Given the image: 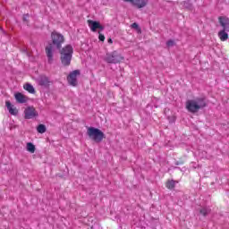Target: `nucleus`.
<instances>
[{"label":"nucleus","mask_w":229,"mask_h":229,"mask_svg":"<svg viewBox=\"0 0 229 229\" xmlns=\"http://www.w3.org/2000/svg\"><path fill=\"white\" fill-rule=\"evenodd\" d=\"M183 6H184V8H186V10L192 11L193 7H192V2H191V0L183 2Z\"/></svg>","instance_id":"a211bd4d"},{"label":"nucleus","mask_w":229,"mask_h":229,"mask_svg":"<svg viewBox=\"0 0 229 229\" xmlns=\"http://www.w3.org/2000/svg\"><path fill=\"white\" fill-rule=\"evenodd\" d=\"M131 28H132L133 30H139V24H137L136 22H134V23L131 24Z\"/></svg>","instance_id":"5701e85b"},{"label":"nucleus","mask_w":229,"mask_h":229,"mask_svg":"<svg viewBox=\"0 0 229 229\" xmlns=\"http://www.w3.org/2000/svg\"><path fill=\"white\" fill-rule=\"evenodd\" d=\"M98 38H99L100 42H105V35L99 34Z\"/></svg>","instance_id":"4be33fe9"},{"label":"nucleus","mask_w":229,"mask_h":229,"mask_svg":"<svg viewBox=\"0 0 229 229\" xmlns=\"http://www.w3.org/2000/svg\"><path fill=\"white\" fill-rule=\"evenodd\" d=\"M38 84L41 87H49V78L46 76H41L38 80Z\"/></svg>","instance_id":"f8f14e48"},{"label":"nucleus","mask_w":229,"mask_h":229,"mask_svg":"<svg viewBox=\"0 0 229 229\" xmlns=\"http://www.w3.org/2000/svg\"><path fill=\"white\" fill-rule=\"evenodd\" d=\"M87 134L89 139H92V140L98 143L102 142V140L105 139V133L101 131V130L95 127L88 128Z\"/></svg>","instance_id":"20e7f679"},{"label":"nucleus","mask_w":229,"mask_h":229,"mask_svg":"<svg viewBox=\"0 0 229 229\" xmlns=\"http://www.w3.org/2000/svg\"><path fill=\"white\" fill-rule=\"evenodd\" d=\"M122 60H124V57L121 56L117 52L107 54L106 56V62H107V64H119Z\"/></svg>","instance_id":"39448f33"},{"label":"nucleus","mask_w":229,"mask_h":229,"mask_svg":"<svg viewBox=\"0 0 229 229\" xmlns=\"http://www.w3.org/2000/svg\"><path fill=\"white\" fill-rule=\"evenodd\" d=\"M107 42L108 44H114V41L112 40V38L107 39Z\"/></svg>","instance_id":"a878e982"},{"label":"nucleus","mask_w":229,"mask_h":229,"mask_svg":"<svg viewBox=\"0 0 229 229\" xmlns=\"http://www.w3.org/2000/svg\"><path fill=\"white\" fill-rule=\"evenodd\" d=\"M210 212H211V209L208 207H204V208H200V210H199V213L202 216H204V217H206V216H208V214H210Z\"/></svg>","instance_id":"f3484780"},{"label":"nucleus","mask_w":229,"mask_h":229,"mask_svg":"<svg viewBox=\"0 0 229 229\" xmlns=\"http://www.w3.org/2000/svg\"><path fill=\"white\" fill-rule=\"evenodd\" d=\"M51 40L52 42L48 43L45 48L48 64H53L55 51L56 49H62V45L65 42V38L60 32L53 31L51 33Z\"/></svg>","instance_id":"f257e3e1"},{"label":"nucleus","mask_w":229,"mask_h":229,"mask_svg":"<svg viewBox=\"0 0 229 229\" xmlns=\"http://www.w3.org/2000/svg\"><path fill=\"white\" fill-rule=\"evenodd\" d=\"M132 4L137 8H144L148 4V0H132Z\"/></svg>","instance_id":"9d476101"},{"label":"nucleus","mask_w":229,"mask_h":229,"mask_svg":"<svg viewBox=\"0 0 229 229\" xmlns=\"http://www.w3.org/2000/svg\"><path fill=\"white\" fill-rule=\"evenodd\" d=\"M228 31H229V30L222 29L218 32V38H220L221 42H226V40H228V38H229Z\"/></svg>","instance_id":"1a4fd4ad"},{"label":"nucleus","mask_w":229,"mask_h":229,"mask_svg":"<svg viewBox=\"0 0 229 229\" xmlns=\"http://www.w3.org/2000/svg\"><path fill=\"white\" fill-rule=\"evenodd\" d=\"M176 183H178V182L174 180H168L166 182V189H169V191H173V189L176 187Z\"/></svg>","instance_id":"4468645a"},{"label":"nucleus","mask_w":229,"mask_h":229,"mask_svg":"<svg viewBox=\"0 0 229 229\" xmlns=\"http://www.w3.org/2000/svg\"><path fill=\"white\" fill-rule=\"evenodd\" d=\"M218 21L223 30H229V19L226 16H220Z\"/></svg>","instance_id":"6e6552de"},{"label":"nucleus","mask_w":229,"mask_h":229,"mask_svg":"<svg viewBox=\"0 0 229 229\" xmlns=\"http://www.w3.org/2000/svg\"><path fill=\"white\" fill-rule=\"evenodd\" d=\"M5 105L7 106V109L9 110V113L12 115H15L17 114V112H15V108H13V106H12V103L10 101H6Z\"/></svg>","instance_id":"2eb2a0df"},{"label":"nucleus","mask_w":229,"mask_h":229,"mask_svg":"<svg viewBox=\"0 0 229 229\" xmlns=\"http://www.w3.org/2000/svg\"><path fill=\"white\" fill-rule=\"evenodd\" d=\"M207 106V101L204 98H196L186 101V110L191 114H197L199 110H203Z\"/></svg>","instance_id":"f03ea898"},{"label":"nucleus","mask_w":229,"mask_h":229,"mask_svg":"<svg viewBox=\"0 0 229 229\" xmlns=\"http://www.w3.org/2000/svg\"><path fill=\"white\" fill-rule=\"evenodd\" d=\"M27 151H29V153H35V145L31 142L27 143Z\"/></svg>","instance_id":"6ab92c4d"},{"label":"nucleus","mask_w":229,"mask_h":229,"mask_svg":"<svg viewBox=\"0 0 229 229\" xmlns=\"http://www.w3.org/2000/svg\"><path fill=\"white\" fill-rule=\"evenodd\" d=\"M46 125L39 124L37 128L38 133H46Z\"/></svg>","instance_id":"aec40b11"},{"label":"nucleus","mask_w":229,"mask_h":229,"mask_svg":"<svg viewBox=\"0 0 229 229\" xmlns=\"http://www.w3.org/2000/svg\"><path fill=\"white\" fill-rule=\"evenodd\" d=\"M15 99L18 103H26V97L24 95H22V93H16L15 94Z\"/></svg>","instance_id":"ddd939ff"},{"label":"nucleus","mask_w":229,"mask_h":229,"mask_svg":"<svg viewBox=\"0 0 229 229\" xmlns=\"http://www.w3.org/2000/svg\"><path fill=\"white\" fill-rule=\"evenodd\" d=\"M25 119H33V117H37V110L34 109V107H28L25 109Z\"/></svg>","instance_id":"0eeeda50"},{"label":"nucleus","mask_w":229,"mask_h":229,"mask_svg":"<svg viewBox=\"0 0 229 229\" xmlns=\"http://www.w3.org/2000/svg\"><path fill=\"white\" fill-rule=\"evenodd\" d=\"M23 89L27 90V92H30V94H35V88H33V85L30 83L25 84Z\"/></svg>","instance_id":"dca6fc26"},{"label":"nucleus","mask_w":229,"mask_h":229,"mask_svg":"<svg viewBox=\"0 0 229 229\" xmlns=\"http://www.w3.org/2000/svg\"><path fill=\"white\" fill-rule=\"evenodd\" d=\"M72 53H74V49L71 45H66L60 50V60L64 67H69V65H71V61L72 60Z\"/></svg>","instance_id":"7ed1b4c3"},{"label":"nucleus","mask_w":229,"mask_h":229,"mask_svg":"<svg viewBox=\"0 0 229 229\" xmlns=\"http://www.w3.org/2000/svg\"><path fill=\"white\" fill-rule=\"evenodd\" d=\"M174 47V40L170 39L166 42V47Z\"/></svg>","instance_id":"412c9836"},{"label":"nucleus","mask_w":229,"mask_h":229,"mask_svg":"<svg viewBox=\"0 0 229 229\" xmlns=\"http://www.w3.org/2000/svg\"><path fill=\"white\" fill-rule=\"evenodd\" d=\"M80 74V70H75L72 72L67 77L68 83H70L72 87H76L78 85V76Z\"/></svg>","instance_id":"423d86ee"},{"label":"nucleus","mask_w":229,"mask_h":229,"mask_svg":"<svg viewBox=\"0 0 229 229\" xmlns=\"http://www.w3.org/2000/svg\"><path fill=\"white\" fill-rule=\"evenodd\" d=\"M98 30H100L101 31H103V30H105V27H103V26L101 25V23H98Z\"/></svg>","instance_id":"393cba45"},{"label":"nucleus","mask_w":229,"mask_h":229,"mask_svg":"<svg viewBox=\"0 0 229 229\" xmlns=\"http://www.w3.org/2000/svg\"><path fill=\"white\" fill-rule=\"evenodd\" d=\"M89 27L90 28L91 31H97L99 26V21H94L92 20H88Z\"/></svg>","instance_id":"9b49d317"},{"label":"nucleus","mask_w":229,"mask_h":229,"mask_svg":"<svg viewBox=\"0 0 229 229\" xmlns=\"http://www.w3.org/2000/svg\"><path fill=\"white\" fill-rule=\"evenodd\" d=\"M175 165H180V163H179V162H176V163H175Z\"/></svg>","instance_id":"bb28decb"},{"label":"nucleus","mask_w":229,"mask_h":229,"mask_svg":"<svg viewBox=\"0 0 229 229\" xmlns=\"http://www.w3.org/2000/svg\"><path fill=\"white\" fill-rule=\"evenodd\" d=\"M28 19H30V14L23 15V21H28Z\"/></svg>","instance_id":"b1692460"}]
</instances>
